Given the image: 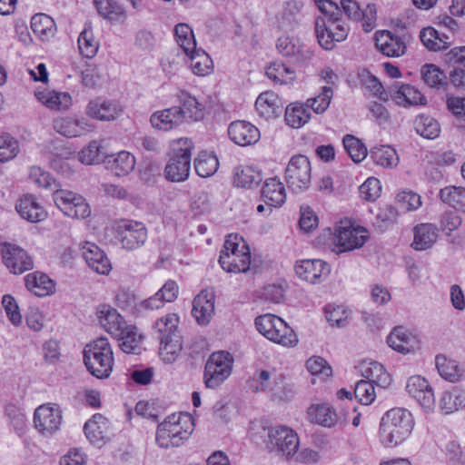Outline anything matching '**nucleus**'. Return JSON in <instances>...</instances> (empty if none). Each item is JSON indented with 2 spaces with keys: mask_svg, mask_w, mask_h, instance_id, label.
I'll list each match as a JSON object with an SVG mask.
<instances>
[{
  "mask_svg": "<svg viewBox=\"0 0 465 465\" xmlns=\"http://www.w3.org/2000/svg\"><path fill=\"white\" fill-rule=\"evenodd\" d=\"M437 228L430 223H421L414 228V240L411 246L417 251L430 248L437 241Z\"/></svg>",
  "mask_w": 465,
  "mask_h": 465,
  "instance_id": "35",
  "label": "nucleus"
},
{
  "mask_svg": "<svg viewBox=\"0 0 465 465\" xmlns=\"http://www.w3.org/2000/svg\"><path fill=\"white\" fill-rule=\"evenodd\" d=\"M262 198L269 207L270 213L272 207H280L284 203L286 200L285 188L279 178L272 177L265 181L262 188Z\"/></svg>",
  "mask_w": 465,
  "mask_h": 465,
  "instance_id": "29",
  "label": "nucleus"
},
{
  "mask_svg": "<svg viewBox=\"0 0 465 465\" xmlns=\"http://www.w3.org/2000/svg\"><path fill=\"white\" fill-rule=\"evenodd\" d=\"M391 98L399 105H417L426 103L425 96L414 86L400 82L392 84L388 90Z\"/></svg>",
  "mask_w": 465,
  "mask_h": 465,
  "instance_id": "19",
  "label": "nucleus"
},
{
  "mask_svg": "<svg viewBox=\"0 0 465 465\" xmlns=\"http://www.w3.org/2000/svg\"><path fill=\"white\" fill-rule=\"evenodd\" d=\"M414 421L411 413L403 408L388 411L380 424V439L385 447H395L411 433Z\"/></svg>",
  "mask_w": 465,
  "mask_h": 465,
  "instance_id": "1",
  "label": "nucleus"
},
{
  "mask_svg": "<svg viewBox=\"0 0 465 465\" xmlns=\"http://www.w3.org/2000/svg\"><path fill=\"white\" fill-rule=\"evenodd\" d=\"M233 357L225 351L213 352L208 358L204 368V383L209 389L218 388L232 371Z\"/></svg>",
  "mask_w": 465,
  "mask_h": 465,
  "instance_id": "7",
  "label": "nucleus"
},
{
  "mask_svg": "<svg viewBox=\"0 0 465 465\" xmlns=\"http://www.w3.org/2000/svg\"><path fill=\"white\" fill-rule=\"evenodd\" d=\"M107 428V419L97 413L85 422L84 430L91 442L98 443L104 439Z\"/></svg>",
  "mask_w": 465,
  "mask_h": 465,
  "instance_id": "40",
  "label": "nucleus"
},
{
  "mask_svg": "<svg viewBox=\"0 0 465 465\" xmlns=\"http://www.w3.org/2000/svg\"><path fill=\"white\" fill-rule=\"evenodd\" d=\"M115 338L120 341L119 346L125 353H136L142 342V335L137 332L136 327L132 325H126L123 334Z\"/></svg>",
  "mask_w": 465,
  "mask_h": 465,
  "instance_id": "51",
  "label": "nucleus"
},
{
  "mask_svg": "<svg viewBox=\"0 0 465 465\" xmlns=\"http://www.w3.org/2000/svg\"><path fill=\"white\" fill-rule=\"evenodd\" d=\"M53 127L55 132L66 137L81 136L93 129L86 119L73 117H59L54 121Z\"/></svg>",
  "mask_w": 465,
  "mask_h": 465,
  "instance_id": "27",
  "label": "nucleus"
},
{
  "mask_svg": "<svg viewBox=\"0 0 465 465\" xmlns=\"http://www.w3.org/2000/svg\"><path fill=\"white\" fill-rule=\"evenodd\" d=\"M0 252L4 264L11 273L22 274L34 268V260L25 250L20 246L4 242L0 245Z\"/></svg>",
  "mask_w": 465,
  "mask_h": 465,
  "instance_id": "13",
  "label": "nucleus"
},
{
  "mask_svg": "<svg viewBox=\"0 0 465 465\" xmlns=\"http://www.w3.org/2000/svg\"><path fill=\"white\" fill-rule=\"evenodd\" d=\"M406 390L422 408L431 410L435 403L434 392L430 383L421 376H412L408 380Z\"/></svg>",
  "mask_w": 465,
  "mask_h": 465,
  "instance_id": "18",
  "label": "nucleus"
},
{
  "mask_svg": "<svg viewBox=\"0 0 465 465\" xmlns=\"http://www.w3.org/2000/svg\"><path fill=\"white\" fill-rule=\"evenodd\" d=\"M62 415L57 407L42 405L34 413L35 429L43 435H51L55 432L61 424Z\"/></svg>",
  "mask_w": 465,
  "mask_h": 465,
  "instance_id": "17",
  "label": "nucleus"
},
{
  "mask_svg": "<svg viewBox=\"0 0 465 465\" xmlns=\"http://www.w3.org/2000/svg\"><path fill=\"white\" fill-rule=\"evenodd\" d=\"M82 256L88 266L99 274H108L112 269L105 253L94 243L85 242L82 247Z\"/></svg>",
  "mask_w": 465,
  "mask_h": 465,
  "instance_id": "26",
  "label": "nucleus"
},
{
  "mask_svg": "<svg viewBox=\"0 0 465 465\" xmlns=\"http://www.w3.org/2000/svg\"><path fill=\"white\" fill-rule=\"evenodd\" d=\"M250 387L255 391H267L273 399L285 397V382L281 374L275 371H261L250 381Z\"/></svg>",
  "mask_w": 465,
  "mask_h": 465,
  "instance_id": "14",
  "label": "nucleus"
},
{
  "mask_svg": "<svg viewBox=\"0 0 465 465\" xmlns=\"http://www.w3.org/2000/svg\"><path fill=\"white\" fill-rule=\"evenodd\" d=\"M340 3L347 17L352 21L361 22L365 32H371L376 27L377 9L374 4H368L361 9L355 0H341Z\"/></svg>",
  "mask_w": 465,
  "mask_h": 465,
  "instance_id": "15",
  "label": "nucleus"
},
{
  "mask_svg": "<svg viewBox=\"0 0 465 465\" xmlns=\"http://www.w3.org/2000/svg\"><path fill=\"white\" fill-rule=\"evenodd\" d=\"M266 75L276 84H288L294 81L295 73L282 62L271 63L265 70Z\"/></svg>",
  "mask_w": 465,
  "mask_h": 465,
  "instance_id": "49",
  "label": "nucleus"
},
{
  "mask_svg": "<svg viewBox=\"0 0 465 465\" xmlns=\"http://www.w3.org/2000/svg\"><path fill=\"white\" fill-rule=\"evenodd\" d=\"M114 237L124 249L134 251L145 243L147 229L141 222L123 219L114 226Z\"/></svg>",
  "mask_w": 465,
  "mask_h": 465,
  "instance_id": "10",
  "label": "nucleus"
},
{
  "mask_svg": "<svg viewBox=\"0 0 465 465\" xmlns=\"http://www.w3.org/2000/svg\"><path fill=\"white\" fill-rule=\"evenodd\" d=\"M370 157L374 163L385 168L395 167L399 163L397 152L390 145L371 148Z\"/></svg>",
  "mask_w": 465,
  "mask_h": 465,
  "instance_id": "43",
  "label": "nucleus"
},
{
  "mask_svg": "<svg viewBox=\"0 0 465 465\" xmlns=\"http://www.w3.org/2000/svg\"><path fill=\"white\" fill-rule=\"evenodd\" d=\"M416 132L427 139H434L439 136L440 129L439 123L430 115L420 114L414 121Z\"/></svg>",
  "mask_w": 465,
  "mask_h": 465,
  "instance_id": "53",
  "label": "nucleus"
},
{
  "mask_svg": "<svg viewBox=\"0 0 465 465\" xmlns=\"http://www.w3.org/2000/svg\"><path fill=\"white\" fill-rule=\"evenodd\" d=\"M214 312V294L209 291L201 292L193 302L192 313L200 324H207Z\"/></svg>",
  "mask_w": 465,
  "mask_h": 465,
  "instance_id": "28",
  "label": "nucleus"
},
{
  "mask_svg": "<svg viewBox=\"0 0 465 465\" xmlns=\"http://www.w3.org/2000/svg\"><path fill=\"white\" fill-rule=\"evenodd\" d=\"M231 140L238 145L247 146L260 139V132L253 124L246 121L232 122L228 128Z\"/></svg>",
  "mask_w": 465,
  "mask_h": 465,
  "instance_id": "23",
  "label": "nucleus"
},
{
  "mask_svg": "<svg viewBox=\"0 0 465 465\" xmlns=\"http://www.w3.org/2000/svg\"><path fill=\"white\" fill-rule=\"evenodd\" d=\"M440 200L456 210L465 212V188L446 186L440 191Z\"/></svg>",
  "mask_w": 465,
  "mask_h": 465,
  "instance_id": "48",
  "label": "nucleus"
},
{
  "mask_svg": "<svg viewBox=\"0 0 465 465\" xmlns=\"http://www.w3.org/2000/svg\"><path fill=\"white\" fill-rule=\"evenodd\" d=\"M344 149L354 163H360L367 156V148L360 139L351 135L346 134L342 140Z\"/></svg>",
  "mask_w": 465,
  "mask_h": 465,
  "instance_id": "57",
  "label": "nucleus"
},
{
  "mask_svg": "<svg viewBox=\"0 0 465 465\" xmlns=\"http://www.w3.org/2000/svg\"><path fill=\"white\" fill-rule=\"evenodd\" d=\"M421 74L424 82L431 87L440 88L447 84L445 74L435 64H427L423 65Z\"/></svg>",
  "mask_w": 465,
  "mask_h": 465,
  "instance_id": "61",
  "label": "nucleus"
},
{
  "mask_svg": "<svg viewBox=\"0 0 465 465\" xmlns=\"http://www.w3.org/2000/svg\"><path fill=\"white\" fill-rule=\"evenodd\" d=\"M276 333L272 341L287 348H293L298 344V336L295 331L280 318Z\"/></svg>",
  "mask_w": 465,
  "mask_h": 465,
  "instance_id": "54",
  "label": "nucleus"
},
{
  "mask_svg": "<svg viewBox=\"0 0 465 465\" xmlns=\"http://www.w3.org/2000/svg\"><path fill=\"white\" fill-rule=\"evenodd\" d=\"M280 318L281 317L272 313L260 315L255 318V328L259 333L272 341L273 335L276 333Z\"/></svg>",
  "mask_w": 465,
  "mask_h": 465,
  "instance_id": "55",
  "label": "nucleus"
},
{
  "mask_svg": "<svg viewBox=\"0 0 465 465\" xmlns=\"http://www.w3.org/2000/svg\"><path fill=\"white\" fill-rule=\"evenodd\" d=\"M94 5L102 17L111 22H119L125 17L124 7L115 0H94Z\"/></svg>",
  "mask_w": 465,
  "mask_h": 465,
  "instance_id": "41",
  "label": "nucleus"
},
{
  "mask_svg": "<svg viewBox=\"0 0 465 465\" xmlns=\"http://www.w3.org/2000/svg\"><path fill=\"white\" fill-rule=\"evenodd\" d=\"M436 366L440 375L451 382L457 381L460 377V371L455 361L445 357H436Z\"/></svg>",
  "mask_w": 465,
  "mask_h": 465,
  "instance_id": "62",
  "label": "nucleus"
},
{
  "mask_svg": "<svg viewBox=\"0 0 465 465\" xmlns=\"http://www.w3.org/2000/svg\"><path fill=\"white\" fill-rule=\"evenodd\" d=\"M160 341V356L165 362H173L182 351V341L179 335L158 337Z\"/></svg>",
  "mask_w": 465,
  "mask_h": 465,
  "instance_id": "45",
  "label": "nucleus"
},
{
  "mask_svg": "<svg viewBox=\"0 0 465 465\" xmlns=\"http://www.w3.org/2000/svg\"><path fill=\"white\" fill-rule=\"evenodd\" d=\"M285 181L290 190L301 193L307 190L312 182V166L302 154L293 155L285 169Z\"/></svg>",
  "mask_w": 465,
  "mask_h": 465,
  "instance_id": "11",
  "label": "nucleus"
},
{
  "mask_svg": "<svg viewBox=\"0 0 465 465\" xmlns=\"http://www.w3.org/2000/svg\"><path fill=\"white\" fill-rule=\"evenodd\" d=\"M219 162L215 155L207 152H201L194 160V169L201 177H210L218 169Z\"/></svg>",
  "mask_w": 465,
  "mask_h": 465,
  "instance_id": "52",
  "label": "nucleus"
},
{
  "mask_svg": "<svg viewBox=\"0 0 465 465\" xmlns=\"http://www.w3.org/2000/svg\"><path fill=\"white\" fill-rule=\"evenodd\" d=\"M179 317L175 313H169L156 321L153 325L158 337L174 336L177 334Z\"/></svg>",
  "mask_w": 465,
  "mask_h": 465,
  "instance_id": "60",
  "label": "nucleus"
},
{
  "mask_svg": "<svg viewBox=\"0 0 465 465\" xmlns=\"http://www.w3.org/2000/svg\"><path fill=\"white\" fill-rule=\"evenodd\" d=\"M191 432V428L183 425L181 417L172 415L158 425L156 443L163 449L178 447L190 437Z\"/></svg>",
  "mask_w": 465,
  "mask_h": 465,
  "instance_id": "8",
  "label": "nucleus"
},
{
  "mask_svg": "<svg viewBox=\"0 0 465 465\" xmlns=\"http://www.w3.org/2000/svg\"><path fill=\"white\" fill-rule=\"evenodd\" d=\"M308 415L312 422L323 427L331 428L337 423L335 411L327 404L312 405Z\"/></svg>",
  "mask_w": 465,
  "mask_h": 465,
  "instance_id": "38",
  "label": "nucleus"
},
{
  "mask_svg": "<svg viewBox=\"0 0 465 465\" xmlns=\"http://www.w3.org/2000/svg\"><path fill=\"white\" fill-rule=\"evenodd\" d=\"M150 123L155 129L170 131L183 123V114L180 106H172L154 112L150 117Z\"/></svg>",
  "mask_w": 465,
  "mask_h": 465,
  "instance_id": "22",
  "label": "nucleus"
},
{
  "mask_svg": "<svg viewBox=\"0 0 465 465\" xmlns=\"http://www.w3.org/2000/svg\"><path fill=\"white\" fill-rule=\"evenodd\" d=\"M174 35L177 45L185 54H191L193 51L197 49L193 31L189 25L183 23L176 25Z\"/></svg>",
  "mask_w": 465,
  "mask_h": 465,
  "instance_id": "50",
  "label": "nucleus"
},
{
  "mask_svg": "<svg viewBox=\"0 0 465 465\" xmlns=\"http://www.w3.org/2000/svg\"><path fill=\"white\" fill-rule=\"evenodd\" d=\"M360 78L364 88L369 90L374 96L384 101L388 100V93L377 77L368 71H363L360 74Z\"/></svg>",
  "mask_w": 465,
  "mask_h": 465,
  "instance_id": "63",
  "label": "nucleus"
},
{
  "mask_svg": "<svg viewBox=\"0 0 465 465\" xmlns=\"http://www.w3.org/2000/svg\"><path fill=\"white\" fill-rule=\"evenodd\" d=\"M285 122L292 128H300L309 122L311 113L307 105L295 104H290L285 109Z\"/></svg>",
  "mask_w": 465,
  "mask_h": 465,
  "instance_id": "46",
  "label": "nucleus"
},
{
  "mask_svg": "<svg viewBox=\"0 0 465 465\" xmlns=\"http://www.w3.org/2000/svg\"><path fill=\"white\" fill-rule=\"evenodd\" d=\"M325 314L326 319L332 326L340 328L348 325L351 318V312L342 305H327Z\"/></svg>",
  "mask_w": 465,
  "mask_h": 465,
  "instance_id": "59",
  "label": "nucleus"
},
{
  "mask_svg": "<svg viewBox=\"0 0 465 465\" xmlns=\"http://www.w3.org/2000/svg\"><path fill=\"white\" fill-rule=\"evenodd\" d=\"M420 38L422 44L430 50L438 51L448 48L450 43L448 36L440 38L437 30L433 27H427L420 31Z\"/></svg>",
  "mask_w": 465,
  "mask_h": 465,
  "instance_id": "56",
  "label": "nucleus"
},
{
  "mask_svg": "<svg viewBox=\"0 0 465 465\" xmlns=\"http://www.w3.org/2000/svg\"><path fill=\"white\" fill-rule=\"evenodd\" d=\"M123 113L124 107L120 103L102 98L91 100L85 108L87 116L102 122L114 121Z\"/></svg>",
  "mask_w": 465,
  "mask_h": 465,
  "instance_id": "16",
  "label": "nucleus"
},
{
  "mask_svg": "<svg viewBox=\"0 0 465 465\" xmlns=\"http://www.w3.org/2000/svg\"><path fill=\"white\" fill-rule=\"evenodd\" d=\"M135 163V157L126 151L112 154L107 161L109 168L117 176L129 174L134 169Z\"/></svg>",
  "mask_w": 465,
  "mask_h": 465,
  "instance_id": "36",
  "label": "nucleus"
},
{
  "mask_svg": "<svg viewBox=\"0 0 465 465\" xmlns=\"http://www.w3.org/2000/svg\"><path fill=\"white\" fill-rule=\"evenodd\" d=\"M299 278L311 283H316L330 272L329 265L322 260H304L295 266Z\"/></svg>",
  "mask_w": 465,
  "mask_h": 465,
  "instance_id": "20",
  "label": "nucleus"
},
{
  "mask_svg": "<svg viewBox=\"0 0 465 465\" xmlns=\"http://www.w3.org/2000/svg\"><path fill=\"white\" fill-rule=\"evenodd\" d=\"M15 209L22 218L31 223L41 222L47 216L44 207L35 196L30 194L22 197L16 203Z\"/></svg>",
  "mask_w": 465,
  "mask_h": 465,
  "instance_id": "32",
  "label": "nucleus"
},
{
  "mask_svg": "<svg viewBox=\"0 0 465 465\" xmlns=\"http://www.w3.org/2000/svg\"><path fill=\"white\" fill-rule=\"evenodd\" d=\"M170 148L164 176L173 183L183 182L189 177L193 143L189 138H179L171 142Z\"/></svg>",
  "mask_w": 465,
  "mask_h": 465,
  "instance_id": "3",
  "label": "nucleus"
},
{
  "mask_svg": "<svg viewBox=\"0 0 465 465\" xmlns=\"http://www.w3.org/2000/svg\"><path fill=\"white\" fill-rule=\"evenodd\" d=\"M304 47L300 39L294 36L283 35L276 42V48L282 55L295 57L298 62H303L312 56V53Z\"/></svg>",
  "mask_w": 465,
  "mask_h": 465,
  "instance_id": "31",
  "label": "nucleus"
},
{
  "mask_svg": "<svg viewBox=\"0 0 465 465\" xmlns=\"http://www.w3.org/2000/svg\"><path fill=\"white\" fill-rule=\"evenodd\" d=\"M361 371L366 381L381 388H386L391 383V376L384 367L377 361L362 362Z\"/></svg>",
  "mask_w": 465,
  "mask_h": 465,
  "instance_id": "33",
  "label": "nucleus"
},
{
  "mask_svg": "<svg viewBox=\"0 0 465 465\" xmlns=\"http://www.w3.org/2000/svg\"><path fill=\"white\" fill-rule=\"evenodd\" d=\"M97 317L101 326L112 336L123 334L126 322L116 309L108 304H101L97 309Z\"/></svg>",
  "mask_w": 465,
  "mask_h": 465,
  "instance_id": "21",
  "label": "nucleus"
},
{
  "mask_svg": "<svg viewBox=\"0 0 465 465\" xmlns=\"http://www.w3.org/2000/svg\"><path fill=\"white\" fill-rule=\"evenodd\" d=\"M368 239V231L355 226L350 220H341L336 226L334 242L339 249L338 253L361 248Z\"/></svg>",
  "mask_w": 465,
  "mask_h": 465,
  "instance_id": "9",
  "label": "nucleus"
},
{
  "mask_svg": "<svg viewBox=\"0 0 465 465\" xmlns=\"http://www.w3.org/2000/svg\"><path fill=\"white\" fill-rule=\"evenodd\" d=\"M266 435L263 442L267 450L286 460L292 458L299 448L297 433L283 425L264 429Z\"/></svg>",
  "mask_w": 465,
  "mask_h": 465,
  "instance_id": "5",
  "label": "nucleus"
},
{
  "mask_svg": "<svg viewBox=\"0 0 465 465\" xmlns=\"http://www.w3.org/2000/svg\"><path fill=\"white\" fill-rule=\"evenodd\" d=\"M102 146L97 141H92L79 153V160L84 164H96L103 161Z\"/></svg>",
  "mask_w": 465,
  "mask_h": 465,
  "instance_id": "64",
  "label": "nucleus"
},
{
  "mask_svg": "<svg viewBox=\"0 0 465 465\" xmlns=\"http://www.w3.org/2000/svg\"><path fill=\"white\" fill-rule=\"evenodd\" d=\"M56 206L68 217L84 219L90 215V208L85 199L68 190H56L53 193Z\"/></svg>",
  "mask_w": 465,
  "mask_h": 465,
  "instance_id": "12",
  "label": "nucleus"
},
{
  "mask_svg": "<svg viewBox=\"0 0 465 465\" xmlns=\"http://www.w3.org/2000/svg\"><path fill=\"white\" fill-rule=\"evenodd\" d=\"M181 110L183 114V120L187 116L190 120L199 121L203 118V104L199 103L198 100L192 96L187 92L182 91L178 95Z\"/></svg>",
  "mask_w": 465,
  "mask_h": 465,
  "instance_id": "39",
  "label": "nucleus"
},
{
  "mask_svg": "<svg viewBox=\"0 0 465 465\" xmlns=\"http://www.w3.org/2000/svg\"><path fill=\"white\" fill-rule=\"evenodd\" d=\"M98 42L94 39L91 27H85L78 37V48L81 54L86 58H93L98 51Z\"/></svg>",
  "mask_w": 465,
  "mask_h": 465,
  "instance_id": "58",
  "label": "nucleus"
},
{
  "mask_svg": "<svg viewBox=\"0 0 465 465\" xmlns=\"http://www.w3.org/2000/svg\"><path fill=\"white\" fill-rule=\"evenodd\" d=\"M31 29L43 41L54 37L56 32L54 19L45 14H36L32 17Z\"/></svg>",
  "mask_w": 465,
  "mask_h": 465,
  "instance_id": "37",
  "label": "nucleus"
},
{
  "mask_svg": "<svg viewBox=\"0 0 465 465\" xmlns=\"http://www.w3.org/2000/svg\"><path fill=\"white\" fill-rule=\"evenodd\" d=\"M26 288L35 295L44 297L54 291V282L45 273L35 272L25 277Z\"/></svg>",
  "mask_w": 465,
  "mask_h": 465,
  "instance_id": "34",
  "label": "nucleus"
},
{
  "mask_svg": "<svg viewBox=\"0 0 465 465\" xmlns=\"http://www.w3.org/2000/svg\"><path fill=\"white\" fill-rule=\"evenodd\" d=\"M255 108L260 116L269 120L282 114L283 104L275 93L264 92L257 97Z\"/></svg>",
  "mask_w": 465,
  "mask_h": 465,
  "instance_id": "30",
  "label": "nucleus"
},
{
  "mask_svg": "<svg viewBox=\"0 0 465 465\" xmlns=\"http://www.w3.org/2000/svg\"><path fill=\"white\" fill-rule=\"evenodd\" d=\"M191 60V68L194 74L205 76L213 70V60L203 49H196L191 54H186Z\"/></svg>",
  "mask_w": 465,
  "mask_h": 465,
  "instance_id": "44",
  "label": "nucleus"
},
{
  "mask_svg": "<svg viewBox=\"0 0 465 465\" xmlns=\"http://www.w3.org/2000/svg\"><path fill=\"white\" fill-rule=\"evenodd\" d=\"M262 180V173L252 166L237 168L233 183L237 187L252 188L257 186Z\"/></svg>",
  "mask_w": 465,
  "mask_h": 465,
  "instance_id": "47",
  "label": "nucleus"
},
{
  "mask_svg": "<svg viewBox=\"0 0 465 465\" xmlns=\"http://www.w3.org/2000/svg\"><path fill=\"white\" fill-rule=\"evenodd\" d=\"M219 263L227 272L241 273L250 269V249L242 237L228 235L220 253Z\"/></svg>",
  "mask_w": 465,
  "mask_h": 465,
  "instance_id": "4",
  "label": "nucleus"
},
{
  "mask_svg": "<svg viewBox=\"0 0 465 465\" xmlns=\"http://www.w3.org/2000/svg\"><path fill=\"white\" fill-rule=\"evenodd\" d=\"M87 371L97 379H106L114 367V352L107 338L100 337L87 343L83 351Z\"/></svg>",
  "mask_w": 465,
  "mask_h": 465,
  "instance_id": "2",
  "label": "nucleus"
},
{
  "mask_svg": "<svg viewBox=\"0 0 465 465\" xmlns=\"http://www.w3.org/2000/svg\"><path fill=\"white\" fill-rule=\"evenodd\" d=\"M388 345L394 351L407 354L419 348L418 338L404 327L393 329L387 338Z\"/></svg>",
  "mask_w": 465,
  "mask_h": 465,
  "instance_id": "24",
  "label": "nucleus"
},
{
  "mask_svg": "<svg viewBox=\"0 0 465 465\" xmlns=\"http://www.w3.org/2000/svg\"><path fill=\"white\" fill-rule=\"evenodd\" d=\"M37 99L53 110H65L71 105V96L67 93L46 91L36 94Z\"/></svg>",
  "mask_w": 465,
  "mask_h": 465,
  "instance_id": "42",
  "label": "nucleus"
},
{
  "mask_svg": "<svg viewBox=\"0 0 465 465\" xmlns=\"http://www.w3.org/2000/svg\"><path fill=\"white\" fill-rule=\"evenodd\" d=\"M377 48L389 57H399L405 54L407 46L405 42L390 31L377 32L375 35Z\"/></svg>",
  "mask_w": 465,
  "mask_h": 465,
  "instance_id": "25",
  "label": "nucleus"
},
{
  "mask_svg": "<svg viewBox=\"0 0 465 465\" xmlns=\"http://www.w3.org/2000/svg\"><path fill=\"white\" fill-rule=\"evenodd\" d=\"M350 28L341 14L331 18H316L315 34L319 45L325 50H332L336 42L344 41Z\"/></svg>",
  "mask_w": 465,
  "mask_h": 465,
  "instance_id": "6",
  "label": "nucleus"
}]
</instances>
